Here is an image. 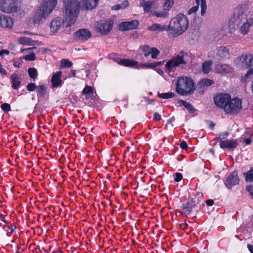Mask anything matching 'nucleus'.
Wrapping results in <instances>:
<instances>
[{
  "mask_svg": "<svg viewBox=\"0 0 253 253\" xmlns=\"http://www.w3.org/2000/svg\"><path fill=\"white\" fill-rule=\"evenodd\" d=\"M213 71L216 74L226 76L232 74L234 69L233 66L228 64H217L215 66Z\"/></svg>",
  "mask_w": 253,
  "mask_h": 253,
  "instance_id": "13",
  "label": "nucleus"
},
{
  "mask_svg": "<svg viewBox=\"0 0 253 253\" xmlns=\"http://www.w3.org/2000/svg\"><path fill=\"white\" fill-rule=\"evenodd\" d=\"M28 73L30 78L36 79L38 76L37 70L34 68H31L28 69Z\"/></svg>",
  "mask_w": 253,
  "mask_h": 253,
  "instance_id": "39",
  "label": "nucleus"
},
{
  "mask_svg": "<svg viewBox=\"0 0 253 253\" xmlns=\"http://www.w3.org/2000/svg\"><path fill=\"white\" fill-rule=\"evenodd\" d=\"M74 36L76 40L84 42L91 37V33L87 29H81L76 32Z\"/></svg>",
  "mask_w": 253,
  "mask_h": 253,
  "instance_id": "15",
  "label": "nucleus"
},
{
  "mask_svg": "<svg viewBox=\"0 0 253 253\" xmlns=\"http://www.w3.org/2000/svg\"><path fill=\"white\" fill-rule=\"evenodd\" d=\"M174 121V119L173 118H170L169 120L168 123H172V122Z\"/></svg>",
  "mask_w": 253,
  "mask_h": 253,
  "instance_id": "59",
  "label": "nucleus"
},
{
  "mask_svg": "<svg viewBox=\"0 0 253 253\" xmlns=\"http://www.w3.org/2000/svg\"><path fill=\"white\" fill-rule=\"evenodd\" d=\"M140 5L143 7L144 12L149 13L150 16H152V11L158 8V5L154 2L150 0H140Z\"/></svg>",
  "mask_w": 253,
  "mask_h": 253,
  "instance_id": "14",
  "label": "nucleus"
},
{
  "mask_svg": "<svg viewBox=\"0 0 253 253\" xmlns=\"http://www.w3.org/2000/svg\"><path fill=\"white\" fill-rule=\"evenodd\" d=\"M139 24V22L137 20H134L131 21L123 22L119 25V28L121 31H128L136 29Z\"/></svg>",
  "mask_w": 253,
  "mask_h": 253,
  "instance_id": "16",
  "label": "nucleus"
},
{
  "mask_svg": "<svg viewBox=\"0 0 253 253\" xmlns=\"http://www.w3.org/2000/svg\"><path fill=\"white\" fill-rule=\"evenodd\" d=\"M211 128H213V127H214V125H211Z\"/></svg>",
  "mask_w": 253,
  "mask_h": 253,
  "instance_id": "63",
  "label": "nucleus"
},
{
  "mask_svg": "<svg viewBox=\"0 0 253 253\" xmlns=\"http://www.w3.org/2000/svg\"><path fill=\"white\" fill-rule=\"evenodd\" d=\"M251 25V24L249 21L247 20V21L244 23L241 26L240 29L241 33L243 35H246L248 33Z\"/></svg>",
  "mask_w": 253,
  "mask_h": 253,
  "instance_id": "29",
  "label": "nucleus"
},
{
  "mask_svg": "<svg viewBox=\"0 0 253 253\" xmlns=\"http://www.w3.org/2000/svg\"><path fill=\"white\" fill-rule=\"evenodd\" d=\"M86 76L87 77L89 74V71L88 70H86Z\"/></svg>",
  "mask_w": 253,
  "mask_h": 253,
  "instance_id": "60",
  "label": "nucleus"
},
{
  "mask_svg": "<svg viewBox=\"0 0 253 253\" xmlns=\"http://www.w3.org/2000/svg\"><path fill=\"white\" fill-rule=\"evenodd\" d=\"M206 204L209 206H211L213 205L214 202L212 200H208L206 201Z\"/></svg>",
  "mask_w": 253,
  "mask_h": 253,
  "instance_id": "54",
  "label": "nucleus"
},
{
  "mask_svg": "<svg viewBox=\"0 0 253 253\" xmlns=\"http://www.w3.org/2000/svg\"><path fill=\"white\" fill-rule=\"evenodd\" d=\"M244 175L247 181L253 182V168L247 172L244 173Z\"/></svg>",
  "mask_w": 253,
  "mask_h": 253,
  "instance_id": "34",
  "label": "nucleus"
},
{
  "mask_svg": "<svg viewBox=\"0 0 253 253\" xmlns=\"http://www.w3.org/2000/svg\"><path fill=\"white\" fill-rule=\"evenodd\" d=\"M99 0H83L81 2L79 0H63L67 26L73 25L77 19L80 8L91 10L97 6Z\"/></svg>",
  "mask_w": 253,
  "mask_h": 253,
  "instance_id": "1",
  "label": "nucleus"
},
{
  "mask_svg": "<svg viewBox=\"0 0 253 253\" xmlns=\"http://www.w3.org/2000/svg\"><path fill=\"white\" fill-rule=\"evenodd\" d=\"M36 88V85L34 83H30L27 86V88L28 90L30 91H33L35 90Z\"/></svg>",
  "mask_w": 253,
  "mask_h": 253,
  "instance_id": "44",
  "label": "nucleus"
},
{
  "mask_svg": "<svg viewBox=\"0 0 253 253\" xmlns=\"http://www.w3.org/2000/svg\"><path fill=\"white\" fill-rule=\"evenodd\" d=\"M251 90L252 92L253 93V81L252 82L251 86Z\"/></svg>",
  "mask_w": 253,
  "mask_h": 253,
  "instance_id": "58",
  "label": "nucleus"
},
{
  "mask_svg": "<svg viewBox=\"0 0 253 253\" xmlns=\"http://www.w3.org/2000/svg\"><path fill=\"white\" fill-rule=\"evenodd\" d=\"M213 83H214V82L211 80H210L209 79H205L201 80L199 82V85L201 87H204L205 86L207 87V86H210L211 85L213 84Z\"/></svg>",
  "mask_w": 253,
  "mask_h": 253,
  "instance_id": "32",
  "label": "nucleus"
},
{
  "mask_svg": "<svg viewBox=\"0 0 253 253\" xmlns=\"http://www.w3.org/2000/svg\"><path fill=\"white\" fill-rule=\"evenodd\" d=\"M14 229H15V227L14 229H12L11 230V232H13L14 231Z\"/></svg>",
  "mask_w": 253,
  "mask_h": 253,
  "instance_id": "62",
  "label": "nucleus"
},
{
  "mask_svg": "<svg viewBox=\"0 0 253 253\" xmlns=\"http://www.w3.org/2000/svg\"><path fill=\"white\" fill-rule=\"evenodd\" d=\"M217 56L218 60L228 58L229 57V49L224 46L220 47L217 52Z\"/></svg>",
  "mask_w": 253,
  "mask_h": 253,
  "instance_id": "21",
  "label": "nucleus"
},
{
  "mask_svg": "<svg viewBox=\"0 0 253 253\" xmlns=\"http://www.w3.org/2000/svg\"><path fill=\"white\" fill-rule=\"evenodd\" d=\"M23 59L28 61H34L36 59V56L33 52H30L29 54L25 55Z\"/></svg>",
  "mask_w": 253,
  "mask_h": 253,
  "instance_id": "42",
  "label": "nucleus"
},
{
  "mask_svg": "<svg viewBox=\"0 0 253 253\" xmlns=\"http://www.w3.org/2000/svg\"><path fill=\"white\" fill-rule=\"evenodd\" d=\"M242 108V101L241 99L238 97L230 98L225 112L230 115H236L239 113Z\"/></svg>",
  "mask_w": 253,
  "mask_h": 253,
  "instance_id": "9",
  "label": "nucleus"
},
{
  "mask_svg": "<svg viewBox=\"0 0 253 253\" xmlns=\"http://www.w3.org/2000/svg\"><path fill=\"white\" fill-rule=\"evenodd\" d=\"M195 90V83L193 80L188 76H182L177 79L176 91L181 95L192 94Z\"/></svg>",
  "mask_w": 253,
  "mask_h": 253,
  "instance_id": "5",
  "label": "nucleus"
},
{
  "mask_svg": "<svg viewBox=\"0 0 253 253\" xmlns=\"http://www.w3.org/2000/svg\"><path fill=\"white\" fill-rule=\"evenodd\" d=\"M71 76L75 77L76 76V71L75 70H72L71 72Z\"/></svg>",
  "mask_w": 253,
  "mask_h": 253,
  "instance_id": "57",
  "label": "nucleus"
},
{
  "mask_svg": "<svg viewBox=\"0 0 253 253\" xmlns=\"http://www.w3.org/2000/svg\"><path fill=\"white\" fill-rule=\"evenodd\" d=\"M248 248L251 253H253V246L251 245H248Z\"/></svg>",
  "mask_w": 253,
  "mask_h": 253,
  "instance_id": "56",
  "label": "nucleus"
},
{
  "mask_svg": "<svg viewBox=\"0 0 253 253\" xmlns=\"http://www.w3.org/2000/svg\"><path fill=\"white\" fill-rule=\"evenodd\" d=\"M188 26L187 17L183 14L179 13L170 19L167 26V32L170 37L176 38L183 34Z\"/></svg>",
  "mask_w": 253,
  "mask_h": 253,
  "instance_id": "2",
  "label": "nucleus"
},
{
  "mask_svg": "<svg viewBox=\"0 0 253 253\" xmlns=\"http://www.w3.org/2000/svg\"><path fill=\"white\" fill-rule=\"evenodd\" d=\"M213 62L211 60L205 61L202 64V71L205 74L209 73L211 70Z\"/></svg>",
  "mask_w": 253,
  "mask_h": 253,
  "instance_id": "26",
  "label": "nucleus"
},
{
  "mask_svg": "<svg viewBox=\"0 0 253 253\" xmlns=\"http://www.w3.org/2000/svg\"><path fill=\"white\" fill-rule=\"evenodd\" d=\"M61 66L63 67H71L73 64L72 63L69 61L68 59H62L61 61Z\"/></svg>",
  "mask_w": 253,
  "mask_h": 253,
  "instance_id": "41",
  "label": "nucleus"
},
{
  "mask_svg": "<svg viewBox=\"0 0 253 253\" xmlns=\"http://www.w3.org/2000/svg\"><path fill=\"white\" fill-rule=\"evenodd\" d=\"M129 2L127 0H125L121 4H116L112 7L114 10H118L121 9H124L128 6Z\"/></svg>",
  "mask_w": 253,
  "mask_h": 253,
  "instance_id": "30",
  "label": "nucleus"
},
{
  "mask_svg": "<svg viewBox=\"0 0 253 253\" xmlns=\"http://www.w3.org/2000/svg\"><path fill=\"white\" fill-rule=\"evenodd\" d=\"M239 179L238 177L237 172L234 171L231 172L227 177L225 184L228 188H231L233 186L239 183Z\"/></svg>",
  "mask_w": 253,
  "mask_h": 253,
  "instance_id": "19",
  "label": "nucleus"
},
{
  "mask_svg": "<svg viewBox=\"0 0 253 253\" xmlns=\"http://www.w3.org/2000/svg\"><path fill=\"white\" fill-rule=\"evenodd\" d=\"M246 190L248 191L252 198L253 199V186H249L247 187Z\"/></svg>",
  "mask_w": 253,
  "mask_h": 253,
  "instance_id": "46",
  "label": "nucleus"
},
{
  "mask_svg": "<svg viewBox=\"0 0 253 253\" xmlns=\"http://www.w3.org/2000/svg\"><path fill=\"white\" fill-rule=\"evenodd\" d=\"M34 49H36V47H30V48H26V49H21V51L22 53H25V52H28V51Z\"/></svg>",
  "mask_w": 253,
  "mask_h": 253,
  "instance_id": "53",
  "label": "nucleus"
},
{
  "mask_svg": "<svg viewBox=\"0 0 253 253\" xmlns=\"http://www.w3.org/2000/svg\"><path fill=\"white\" fill-rule=\"evenodd\" d=\"M57 4V0H43L33 17V22L40 24L49 16Z\"/></svg>",
  "mask_w": 253,
  "mask_h": 253,
  "instance_id": "3",
  "label": "nucleus"
},
{
  "mask_svg": "<svg viewBox=\"0 0 253 253\" xmlns=\"http://www.w3.org/2000/svg\"><path fill=\"white\" fill-rule=\"evenodd\" d=\"M46 87L44 85H40L39 87V92L41 94H43L45 90Z\"/></svg>",
  "mask_w": 253,
  "mask_h": 253,
  "instance_id": "47",
  "label": "nucleus"
},
{
  "mask_svg": "<svg viewBox=\"0 0 253 253\" xmlns=\"http://www.w3.org/2000/svg\"><path fill=\"white\" fill-rule=\"evenodd\" d=\"M62 74L61 71H58L52 75L51 79L52 87L56 88L62 84L63 82L61 80Z\"/></svg>",
  "mask_w": 253,
  "mask_h": 253,
  "instance_id": "20",
  "label": "nucleus"
},
{
  "mask_svg": "<svg viewBox=\"0 0 253 253\" xmlns=\"http://www.w3.org/2000/svg\"><path fill=\"white\" fill-rule=\"evenodd\" d=\"M21 65V64L20 62L16 61H14V66L15 67L19 68Z\"/></svg>",
  "mask_w": 253,
  "mask_h": 253,
  "instance_id": "55",
  "label": "nucleus"
},
{
  "mask_svg": "<svg viewBox=\"0 0 253 253\" xmlns=\"http://www.w3.org/2000/svg\"><path fill=\"white\" fill-rule=\"evenodd\" d=\"M224 137H222L220 135L217 137V139L219 141V145L221 148H230L233 149L238 146V143L234 140H223Z\"/></svg>",
  "mask_w": 253,
  "mask_h": 253,
  "instance_id": "17",
  "label": "nucleus"
},
{
  "mask_svg": "<svg viewBox=\"0 0 253 253\" xmlns=\"http://www.w3.org/2000/svg\"><path fill=\"white\" fill-rule=\"evenodd\" d=\"M18 0H0V11L5 13H12L17 11Z\"/></svg>",
  "mask_w": 253,
  "mask_h": 253,
  "instance_id": "8",
  "label": "nucleus"
},
{
  "mask_svg": "<svg viewBox=\"0 0 253 253\" xmlns=\"http://www.w3.org/2000/svg\"><path fill=\"white\" fill-rule=\"evenodd\" d=\"M182 174L176 172L174 175V179L175 181L179 182L182 179Z\"/></svg>",
  "mask_w": 253,
  "mask_h": 253,
  "instance_id": "45",
  "label": "nucleus"
},
{
  "mask_svg": "<svg viewBox=\"0 0 253 253\" xmlns=\"http://www.w3.org/2000/svg\"><path fill=\"white\" fill-rule=\"evenodd\" d=\"M10 79L12 84V87L17 89L21 84V77L17 74H13L10 76Z\"/></svg>",
  "mask_w": 253,
  "mask_h": 253,
  "instance_id": "23",
  "label": "nucleus"
},
{
  "mask_svg": "<svg viewBox=\"0 0 253 253\" xmlns=\"http://www.w3.org/2000/svg\"><path fill=\"white\" fill-rule=\"evenodd\" d=\"M248 69L249 70L245 75V76L247 77L253 74V67H250Z\"/></svg>",
  "mask_w": 253,
  "mask_h": 253,
  "instance_id": "51",
  "label": "nucleus"
},
{
  "mask_svg": "<svg viewBox=\"0 0 253 253\" xmlns=\"http://www.w3.org/2000/svg\"><path fill=\"white\" fill-rule=\"evenodd\" d=\"M244 142L246 145H250L252 142V139L251 138H245L244 139Z\"/></svg>",
  "mask_w": 253,
  "mask_h": 253,
  "instance_id": "52",
  "label": "nucleus"
},
{
  "mask_svg": "<svg viewBox=\"0 0 253 253\" xmlns=\"http://www.w3.org/2000/svg\"><path fill=\"white\" fill-rule=\"evenodd\" d=\"M223 30L228 33L233 34L236 30V24L233 19H230L228 22L224 25Z\"/></svg>",
  "mask_w": 253,
  "mask_h": 253,
  "instance_id": "22",
  "label": "nucleus"
},
{
  "mask_svg": "<svg viewBox=\"0 0 253 253\" xmlns=\"http://www.w3.org/2000/svg\"><path fill=\"white\" fill-rule=\"evenodd\" d=\"M1 108L3 111H4L5 112H8L11 111L10 105V104L7 103H4L2 104L1 105Z\"/></svg>",
  "mask_w": 253,
  "mask_h": 253,
  "instance_id": "43",
  "label": "nucleus"
},
{
  "mask_svg": "<svg viewBox=\"0 0 253 253\" xmlns=\"http://www.w3.org/2000/svg\"><path fill=\"white\" fill-rule=\"evenodd\" d=\"M173 5V0H165L163 5V9L169 12Z\"/></svg>",
  "mask_w": 253,
  "mask_h": 253,
  "instance_id": "33",
  "label": "nucleus"
},
{
  "mask_svg": "<svg viewBox=\"0 0 253 253\" xmlns=\"http://www.w3.org/2000/svg\"><path fill=\"white\" fill-rule=\"evenodd\" d=\"M200 0H195L196 5L193 6L189 9L188 11V14L189 15L195 14L197 11L200 4Z\"/></svg>",
  "mask_w": 253,
  "mask_h": 253,
  "instance_id": "35",
  "label": "nucleus"
},
{
  "mask_svg": "<svg viewBox=\"0 0 253 253\" xmlns=\"http://www.w3.org/2000/svg\"><path fill=\"white\" fill-rule=\"evenodd\" d=\"M178 103L181 105L184 106L189 111L190 113H193L195 112V110L191 103L187 102L185 101H184L183 100H180L178 101Z\"/></svg>",
  "mask_w": 253,
  "mask_h": 253,
  "instance_id": "28",
  "label": "nucleus"
},
{
  "mask_svg": "<svg viewBox=\"0 0 253 253\" xmlns=\"http://www.w3.org/2000/svg\"><path fill=\"white\" fill-rule=\"evenodd\" d=\"M9 51L6 49H2L0 51V56L3 57L4 54L8 55Z\"/></svg>",
  "mask_w": 253,
  "mask_h": 253,
  "instance_id": "49",
  "label": "nucleus"
},
{
  "mask_svg": "<svg viewBox=\"0 0 253 253\" xmlns=\"http://www.w3.org/2000/svg\"><path fill=\"white\" fill-rule=\"evenodd\" d=\"M116 61L120 65L126 67H133L138 69L139 68L154 69L160 75L163 76L164 74V71L162 69L160 68L155 69L156 67L164 64V62L162 61L155 62L154 63H147L139 65L137 61L133 60L119 59Z\"/></svg>",
  "mask_w": 253,
  "mask_h": 253,
  "instance_id": "6",
  "label": "nucleus"
},
{
  "mask_svg": "<svg viewBox=\"0 0 253 253\" xmlns=\"http://www.w3.org/2000/svg\"><path fill=\"white\" fill-rule=\"evenodd\" d=\"M13 20L9 16L3 14H0V27L6 28L11 29L13 26Z\"/></svg>",
  "mask_w": 253,
  "mask_h": 253,
  "instance_id": "18",
  "label": "nucleus"
},
{
  "mask_svg": "<svg viewBox=\"0 0 253 253\" xmlns=\"http://www.w3.org/2000/svg\"><path fill=\"white\" fill-rule=\"evenodd\" d=\"M234 64L237 68L241 70L253 67V55L242 54L235 59Z\"/></svg>",
  "mask_w": 253,
  "mask_h": 253,
  "instance_id": "7",
  "label": "nucleus"
},
{
  "mask_svg": "<svg viewBox=\"0 0 253 253\" xmlns=\"http://www.w3.org/2000/svg\"><path fill=\"white\" fill-rule=\"evenodd\" d=\"M113 22L111 19L97 22L94 24V28L95 30L101 35H107L112 30Z\"/></svg>",
  "mask_w": 253,
  "mask_h": 253,
  "instance_id": "10",
  "label": "nucleus"
},
{
  "mask_svg": "<svg viewBox=\"0 0 253 253\" xmlns=\"http://www.w3.org/2000/svg\"><path fill=\"white\" fill-rule=\"evenodd\" d=\"M192 54L189 52L181 51L176 56L169 60L165 64L168 73L174 72L178 67H183L191 61Z\"/></svg>",
  "mask_w": 253,
  "mask_h": 253,
  "instance_id": "4",
  "label": "nucleus"
},
{
  "mask_svg": "<svg viewBox=\"0 0 253 253\" xmlns=\"http://www.w3.org/2000/svg\"><path fill=\"white\" fill-rule=\"evenodd\" d=\"M159 53H160V51L156 48H151V50L150 51V54H151V57L153 59L156 58Z\"/></svg>",
  "mask_w": 253,
  "mask_h": 253,
  "instance_id": "40",
  "label": "nucleus"
},
{
  "mask_svg": "<svg viewBox=\"0 0 253 253\" xmlns=\"http://www.w3.org/2000/svg\"><path fill=\"white\" fill-rule=\"evenodd\" d=\"M175 96V94L173 92H167V93H159L158 96L163 99H169L174 97Z\"/></svg>",
  "mask_w": 253,
  "mask_h": 253,
  "instance_id": "36",
  "label": "nucleus"
},
{
  "mask_svg": "<svg viewBox=\"0 0 253 253\" xmlns=\"http://www.w3.org/2000/svg\"><path fill=\"white\" fill-rule=\"evenodd\" d=\"M227 135H228V133H226L225 134V136H226Z\"/></svg>",
  "mask_w": 253,
  "mask_h": 253,
  "instance_id": "64",
  "label": "nucleus"
},
{
  "mask_svg": "<svg viewBox=\"0 0 253 253\" xmlns=\"http://www.w3.org/2000/svg\"><path fill=\"white\" fill-rule=\"evenodd\" d=\"M180 148L183 150H186L187 147L188 145L186 143V142L184 141H182L180 144Z\"/></svg>",
  "mask_w": 253,
  "mask_h": 253,
  "instance_id": "48",
  "label": "nucleus"
},
{
  "mask_svg": "<svg viewBox=\"0 0 253 253\" xmlns=\"http://www.w3.org/2000/svg\"><path fill=\"white\" fill-rule=\"evenodd\" d=\"M19 43L24 45H31L33 44L34 41L30 38L26 37H21L18 39Z\"/></svg>",
  "mask_w": 253,
  "mask_h": 253,
  "instance_id": "27",
  "label": "nucleus"
},
{
  "mask_svg": "<svg viewBox=\"0 0 253 253\" xmlns=\"http://www.w3.org/2000/svg\"><path fill=\"white\" fill-rule=\"evenodd\" d=\"M83 93L86 95V98L88 99L93 94V89L90 86H86L83 89Z\"/></svg>",
  "mask_w": 253,
  "mask_h": 253,
  "instance_id": "31",
  "label": "nucleus"
},
{
  "mask_svg": "<svg viewBox=\"0 0 253 253\" xmlns=\"http://www.w3.org/2000/svg\"><path fill=\"white\" fill-rule=\"evenodd\" d=\"M135 58L138 59H140L138 55H136V56H135Z\"/></svg>",
  "mask_w": 253,
  "mask_h": 253,
  "instance_id": "61",
  "label": "nucleus"
},
{
  "mask_svg": "<svg viewBox=\"0 0 253 253\" xmlns=\"http://www.w3.org/2000/svg\"><path fill=\"white\" fill-rule=\"evenodd\" d=\"M153 119L156 121H160L161 119V116L157 113H155L153 115Z\"/></svg>",
  "mask_w": 253,
  "mask_h": 253,
  "instance_id": "50",
  "label": "nucleus"
},
{
  "mask_svg": "<svg viewBox=\"0 0 253 253\" xmlns=\"http://www.w3.org/2000/svg\"><path fill=\"white\" fill-rule=\"evenodd\" d=\"M65 27H68L67 26V21L65 19V22L62 17H57L53 18L50 22L49 27L50 32L55 33L60 30L64 29Z\"/></svg>",
  "mask_w": 253,
  "mask_h": 253,
  "instance_id": "11",
  "label": "nucleus"
},
{
  "mask_svg": "<svg viewBox=\"0 0 253 253\" xmlns=\"http://www.w3.org/2000/svg\"><path fill=\"white\" fill-rule=\"evenodd\" d=\"M148 30L152 31L162 32L167 31V26L165 25H161L160 24L154 23L148 28Z\"/></svg>",
  "mask_w": 253,
  "mask_h": 253,
  "instance_id": "24",
  "label": "nucleus"
},
{
  "mask_svg": "<svg viewBox=\"0 0 253 253\" xmlns=\"http://www.w3.org/2000/svg\"><path fill=\"white\" fill-rule=\"evenodd\" d=\"M200 6H201V14L204 15L207 10V3L206 0H200Z\"/></svg>",
  "mask_w": 253,
  "mask_h": 253,
  "instance_id": "38",
  "label": "nucleus"
},
{
  "mask_svg": "<svg viewBox=\"0 0 253 253\" xmlns=\"http://www.w3.org/2000/svg\"><path fill=\"white\" fill-rule=\"evenodd\" d=\"M152 16H155L158 18H167L169 17V12L163 9L162 10L156 11V10L152 11Z\"/></svg>",
  "mask_w": 253,
  "mask_h": 253,
  "instance_id": "25",
  "label": "nucleus"
},
{
  "mask_svg": "<svg viewBox=\"0 0 253 253\" xmlns=\"http://www.w3.org/2000/svg\"><path fill=\"white\" fill-rule=\"evenodd\" d=\"M231 96L227 93H219L213 98L215 105L219 108H222L225 111V108L230 101Z\"/></svg>",
  "mask_w": 253,
  "mask_h": 253,
  "instance_id": "12",
  "label": "nucleus"
},
{
  "mask_svg": "<svg viewBox=\"0 0 253 253\" xmlns=\"http://www.w3.org/2000/svg\"><path fill=\"white\" fill-rule=\"evenodd\" d=\"M150 46L148 45L141 46L139 48L140 51L144 53V55L147 57L150 55V51L151 50Z\"/></svg>",
  "mask_w": 253,
  "mask_h": 253,
  "instance_id": "37",
  "label": "nucleus"
}]
</instances>
